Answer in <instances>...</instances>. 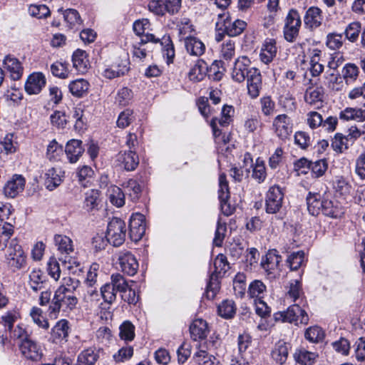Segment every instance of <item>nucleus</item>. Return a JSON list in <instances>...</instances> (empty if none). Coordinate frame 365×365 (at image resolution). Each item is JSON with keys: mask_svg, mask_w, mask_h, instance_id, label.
Wrapping results in <instances>:
<instances>
[{"mask_svg": "<svg viewBox=\"0 0 365 365\" xmlns=\"http://www.w3.org/2000/svg\"><path fill=\"white\" fill-rule=\"evenodd\" d=\"M324 200V198L318 192H309L307 196V210L312 215L317 216L321 212Z\"/></svg>", "mask_w": 365, "mask_h": 365, "instance_id": "nucleus-33", "label": "nucleus"}, {"mask_svg": "<svg viewBox=\"0 0 365 365\" xmlns=\"http://www.w3.org/2000/svg\"><path fill=\"white\" fill-rule=\"evenodd\" d=\"M126 225L120 218L113 217L108 224L106 237L114 247L121 245L126 237Z\"/></svg>", "mask_w": 365, "mask_h": 365, "instance_id": "nucleus-4", "label": "nucleus"}, {"mask_svg": "<svg viewBox=\"0 0 365 365\" xmlns=\"http://www.w3.org/2000/svg\"><path fill=\"white\" fill-rule=\"evenodd\" d=\"M89 83L83 79L78 78L69 83L68 88L71 94L76 97H83L89 89Z\"/></svg>", "mask_w": 365, "mask_h": 365, "instance_id": "nucleus-37", "label": "nucleus"}, {"mask_svg": "<svg viewBox=\"0 0 365 365\" xmlns=\"http://www.w3.org/2000/svg\"><path fill=\"white\" fill-rule=\"evenodd\" d=\"M235 54V42L228 38L225 40L221 45L220 55L227 60L230 61Z\"/></svg>", "mask_w": 365, "mask_h": 365, "instance_id": "nucleus-56", "label": "nucleus"}, {"mask_svg": "<svg viewBox=\"0 0 365 365\" xmlns=\"http://www.w3.org/2000/svg\"><path fill=\"white\" fill-rule=\"evenodd\" d=\"M93 175L94 171L90 166L88 165H83L81 168H79L77 172L78 181L84 187H86L88 183L91 182Z\"/></svg>", "mask_w": 365, "mask_h": 365, "instance_id": "nucleus-59", "label": "nucleus"}, {"mask_svg": "<svg viewBox=\"0 0 365 365\" xmlns=\"http://www.w3.org/2000/svg\"><path fill=\"white\" fill-rule=\"evenodd\" d=\"M262 86V75L260 71L255 68H251L250 75L247 77V93L251 98H256L259 96Z\"/></svg>", "mask_w": 365, "mask_h": 365, "instance_id": "nucleus-16", "label": "nucleus"}, {"mask_svg": "<svg viewBox=\"0 0 365 365\" xmlns=\"http://www.w3.org/2000/svg\"><path fill=\"white\" fill-rule=\"evenodd\" d=\"M13 233V225L0 219V245L6 247Z\"/></svg>", "mask_w": 365, "mask_h": 365, "instance_id": "nucleus-54", "label": "nucleus"}, {"mask_svg": "<svg viewBox=\"0 0 365 365\" xmlns=\"http://www.w3.org/2000/svg\"><path fill=\"white\" fill-rule=\"evenodd\" d=\"M20 318V313L18 309H13L6 312L1 317V320L7 330H11L14 323Z\"/></svg>", "mask_w": 365, "mask_h": 365, "instance_id": "nucleus-47", "label": "nucleus"}, {"mask_svg": "<svg viewBox=\"0 0 365 365\" xmlns=\"http://www.w3.org/2000/svg\"><path fill=\"white\" fill-rule=\"evenodd\" d=\"M100 202L101 200L99 190L95 189L88 190L85 193L83 207L87 211H92L93 210L98 209Z\"/></svg>", "mask_w": 365, "mask_h": 365, "instance_id": "nucleus-38", "label": "nucleus"}, {"mask_svg": "<svg viewBox=\"0 0 365 365\" xmlns=\"http://www.w3.org/2000/svg\"><path fill=\"white\" fill-rule=\"evenodd\" d=\"M68 324L66 319H61L56 324L51 332L52 342L58 344L63 341H67L69 330Z\"/></svg>", "mask_w": 365, "mask_h": 365, "instance_id": "nucleus-25", "label": "nucleus"}, {"mask_svg": "<svg viewBox=\"0 0 365 365\" xmlns=\"http://www.w3.org/2000/svg\"><path fill=\"white\" fill-rule=\"evenodd\" d=\"M328 168V164L325 159H321L314 162L311 161L310 170L314 178L322 177Z\"/></svg>", "mask_w": 365, "mask_h": 365, "instance_id": "nucleus-61", "label": "nucleus"}, {"mask_svg": "<svg viewBox=\"0 0 365 365\" xmlns=\"http://www.w3.org/2000/svg\"><path fill=\"white\" fill-rule=\"evenodd\" d=\"M119 336L125 341H131L135 338V326L130 321L123 322L119 327Z\"/></svg>", "mask_w": 365, "mask_h": 365, "instance_id": "nucleus-45", "label": "nucleus"}, {"mask_svg": "<svg viewBox=\"0 0 365 365\" xmlns=\"http://www.w3.org/2000/svg\"><path fill=\"white\" fill-rule=\"evenodd\" d=\"M217 150L219 154L228 158L235 148L234 144L230 141V138H215Z\"/></svg>", "mask_w": 365, "mask_h": 365, "instance_id": "nucleus-51", "label": "nucleus"}, {"mask_svg": "<svg viewBox=\"0 0 365 365\" xmlns=\"http://www.w3.org/2000/svg\"><path fill=\"white\" fill-rule=\"evenodd\" d=\"M220 277L211 274L206 287V296L208 299H213L220 289L219 278Z\"/></svg>", "mask_w": 365, "mask_h": 365, "instance_id": "nucleus-57", "label": "nucleus"}, {"mask_svg": "<svg viewBox=\"0 0 365 365\" xmlns=\"http://www.w3.org/2000/svg\"><path fill=\"white\" fill-rule=\"evenodd\" d=\"M250 61L246 56H241L237 58L234 63L231 76L233 81L242 83L250 75Z\"/></svg>", "mask_w": 365, "mask_h": 365, "instance_id": "nucleus-12", "label": "nucleus"}, {"mask_svg": "<svg viewBox=\"0 0 365 365\" xmlns=\"http://www.w3.org/2000/svg\"><path fill=\"white\" fill-rule=\"evenodd\" d=\"M160 44L163 46V55L166 58L167 63H173L175 57V49L170 38L169 37H163Z\"/></svg>", "mask_w": 365, "mask_h": 365, "instance_id": "nucleus-50", "label": "nucleus"}, {"mask_svg": "<svg viewBox=\"0 0 365 365\" xmlns=\"http://www.w3.org/2000/svg\"><path fill=\"white\" fill-rule=\"evenodd\" d=\"M214 271L212 274L222 277L229 269L230 264L227 257L222 254H219L214 260Z\"/></svg>", "mask_w": 365, "mask_h": 365, "instance_id": "nucleus-42", "label": "nucleus"}, {"mask_svg": "<svg viewBox=\"0 0 365 365\" xmlns=\"http://www.w3.org/2000/svg\"><path fill=\"white\" fill-rule=\"evenodd\" d=\"M28 284L35 292L45 289L47 284V278L41 269H34L29 274Z\"/></svg>", "mask_w": 365, "mask_h": 365, "instance_id": "nucleus-29", "label": "nucleus"}, {"mask_svg": "<svg viewBox=\"0 0 365 365\" xmlns=\"http://www.w3.org/2000/svg\"><path fill=\"white\" fill-rule=\"evenodd\" d=\"M302 25L301 16L295 9L288 12L283 29L284 38L289 42H294L299 35Z\"/></svg>", "mask_w": 365, "mask_h": 365, "instance_id": "nucleus-8", "label": "nucleus"}, {"mask_svg": "<svg viewBox=\"0 0 365 365\" xmlns=\"http://www.w3.org/2000/svg\"><path fill=\"white\" fill-rule=\"evenodd\" d=\"M184 46L187 53L190 56H201L205 51V44L195 36H185Z\"/></svg>", "mask_w": 365, "mask_h": 365, "instance_id": "nucleus-28", "label": "nucleus"}, {"mask_svg": "<svg viewBox=\"0 0 365 365\" xmlns=\"http://www.w3.org/2000/svg\"><path fill=\"white\" fill-rule=\"evenodd\" d=\"M266 285L261 281L255 279L252 281L247 289L248 296L255 300H259L264 298L266 294Z\"/></svg>", "mask_w": 365, "mask_h": 365, "instance_id": "nucleus-36", "label": "nucleus"}, {"mask_svg": "<svg viewBox=\"0 0 365 365\" xmlns=\"http://www.w3.org/2000/svg\"><path fill=\"white\" fill-rule=\"evenodd\" d=\"M25 186V179L20 175H14L4 186V194L8 198H14L21 192Z\"/></svg>", "mask_w": 365, "mask_h": 365, "instance_id": "nucleus-19", "label": "nucleus"}, {"mask_svg": "<svg viewBox=\"0 0 365 365\" xmlns=\"http://www.w3.org/2000/svg\"><path fill=\"white\" fill-rule=\"evenodd\" d=\"M130 237L132 241H139L145 232V216L140 213L133 214L129 223Z\"/></svg>", "mask_w": 365, "mask_h": 365, "instance_id": "nucleus-13", "label": "nucleus"}, {"mask_svg": "<svg viewBox=\"0 0 365 365\" xmlns=\"http://www.w3.org/2000/svg\"><path fill=\"white\" fill-rule=\"evenodd\" d=\"M284 193L279 185L271 186L265 195L264 209L268 214H277L282 208Z\"/></svg>", "mask_w": 365, "mask_h": 365, "instance_id": "nucleus-6", "label": "nucleus"}, {"mask_svg": "<svg viewBox=\"0 0 365 365\" xmlns=\"http://www.w3.org/2000/svg\"><path fill=\"white\" fill-rule=\"evenodd\" d=\"M334 189L341 196H346L351 190V185L342 177H337L334 182Z\"/></svg>", "mask_w": 365, "mask_h": 365, "instance_id": "nucleus-58", "label": "nucleus"}, {"mask_svg": "<svg viewBox=\"0 0 365 365\" xmlns=\"http://www.w3.org/2000/svg\"><path fill=\"white\" fill-rule=\"evenodd\" d=\"M303 294L302 284L299 279L291 280L289 282V290L287 292V297L296 302Z\"/></svg>", "mask_w": 365, "mask_h": 365, "instance_id": "nucleus-53", "label": "nucleus"}, {"mask_svg": "<svg viewBox=\"0 0 365 365\" xmlns=\"http://www.w3.org/2000/svg\"><path fill=\"white\" fill-rule=\"evenodd\" d=\"M321 212L332 218H337L342 213L338 205H334L332 201L326 199L323 200V207H322Z\"/></svg>", "mask_w": 365, "mask_h": 365, "instance_id": "nucleus-49", "label": "nucleus"}, {"mask_svg": "<svg viewBox=\"0 0 365 365\" xmlns=\"http://www.w3.org/2000/svg\"><path fill=\"white\" fill-rule=\"evenodd\" d=\"M102 352V349L94 346L86 349L79 354L76 365H95Z\"/></svg>", "mask_w": 365, "mask_h": 365, "instance_id": "nucleus-24", "label": "nucleus"}, {"mask_svg": "<svg viewBox=\"0 0 365 365\" xmlns=\"http://www.w3.org/2000/svg\"><path fill=\"white\" fill-rule=\"evenodd\" d=\"M19 349L22 355L27 359L38 361L43 356V350L41 345L31 337L21 341Z\"/></svg>", "mask_w": 365, "mask_h": 365, "instance_id": "nucleus-11", "label": "nucleus"}, {"mask_svg": "<svg viewBox=\"0 0 365 365\" xmlns=\"http://www.w3.org/2000/svg\"><path fill=\"white\" fill-rule=\"evenodd\" d=\"M206 68V63L203 60L197 58L194 66L188 73L190 80L193 81H200L202 80L205 75Z\"/></svg>", "mask_w": 365, "mask_h": 365, "instance_id": "nucleus-40", "label": "nucleus"}, {"mask_svg": "<svg viewBox=\"0 0 365 365\" xmlns=\"http://www.w3.org/2000/svg\"><path fill=\"white\" fill-rule=\"evenodd\" d=\"M65 152L70 163H76L84 152L81 140L76 138L70 140L66 143Z\"/></svg>", "mask_w": 365, "mask_h": 365, "instance_id": "nucleus-26", "label": "nucleus"}, {"mask_svg": "<svg viewBox=\"0 0 365 365\" xmlns=\"http://www.w3.org/2000/svg\"><path fill=\"white\" fill-rule=\"evenodd\" d=\"M304 259V252L300 250L290 254L287 259V263L291 270H297L302 265Z\"/></svg>", "mask_w": 365, "mask_h": 365, "instance_id": "nucleus-52", "label": "nucleus"}, {"mask_svg": "<svg viewBox=\"0 0 365 365\" xmlns=\"http://www.w3.org/2000/svg\"><path fill=\"white\" fill-rule=\"evenodd\" d=\"M282 257L279 255V252L272 249L269 250L265 256L262 257L260 265L268 274H272L279 269Z\"/></svg>", "mask_w": 365, "mask_h": 365, "instance_id": "nucleus-18", "label": "nucleus"}, {"mask_svg": "<svg viewBox=\"0 0 365 365\" xmlns=\"http://www.w3.org/2000/svg\"><path fill=\"white\" fill-rule=\"evenodd\" d=\"M51 73L59 78H67L68 77L69 71L68 65L59 61H56L51 66Z\"/></svg>", "mask_w": 365, "mask_h": 365, "instance_id": "nucleus-64", "label": "nucleus"}, {"mask_svg": "<svg viewBox=\"0 0 365 365\" xmlns=\"http://www.w3.org/2000/svg\"><path fill=\"white\" fill-rule=\"evenodd\" d=\"M34 322L39 327L47 329L49 327V324L46 319L43 316L42 310L38 307H33L30 312Z\"/></svg>", "mask_w": 365, "mask_h": 365, "instance_id": "nucleus-62", "label": "nucleus"}, {"mask_svg": "<svg viewBox=\"0 0 365 365\" xmlns=\"http://www.w3.org/2000/svg\"><path fill=\"white\" fill-rule=\"evenodd\" d=\"M323 97L324 89L322 87H312L307 89L304 100L307 103L319 108L322 104Z\"/></svg>", "mask_w": 365, "mask_h": 365, "instance_id": "nucleus-32", "label": "nucleus"}, {"mask_svg": "<svg viewBox=\"0 0 365 365\" xmlns=\"http://www.w3.org/2000/svg\"><path fill=\"white\" fill-rule=\"evenodd\" d=\"M6 263L13 271L16 272L26 265V255L21 245L11 241L6 254Z\"/></svg>", "mask_w": 365, "mask_h": 365, "instance_id": "nucleus-7", "label": "nucleus"}, {"mask_svg": "<svg viewBox=\"0 0 365 365\" xmlns=\"http://www.w3.org/2000/svg\"><path fill=\"white\" fill-rule=\"evenodd\" d=\"M273 126L278 137H287L292 131L290 118L285 114L278 115L274 120Z\"/></svg>", "mask_w": 365, "mask_h": 365, "instance_id": "nucleus-23", "label": "nucleus"}, {"mask_svg": "<svg viewBox=\"0 0 365 365\" xmlns=\"http://www.w3.org/2000/svg\"><path fill=\"white\" fill-rule=\"evenodd\" d=\"M277 53L276 42L274 39H267L262 46L260 51V59L261 61L268 64L275 57Z\"/></svg>", "mask_w": 365, "mask_h": 365, "instance_id": "nucleus-34", "label": "nucleus"}, {"mask_svg": "<svg viewBox=\"0 0 365 365\" xmlns=\"http://www.w3.org/2000/svg\"><path fill=\"white\" fill-rule=\"evenodd\" d=\"M359 76V68L354 63H347L343 68V76L346 83H354Z\"/></svg>", "mask_w": 365, "mask_h": 365, "instance_id": "nucleus-60", "label": "nucleus"}, {"mask_svg": "<svg viewBox=\"0 0 365 365\" xmlns=\"http://www.w3.org/2000/svg\"><path fill=\"white\" fill-rule=\"evenodd\" d=\"M322 19L321 9L315 6L309 8L304 17L305 25L310 29L319 27L322 24Z\"/></svg>", "mask_w": 365, "mask_h": 365, "instance_id": "nucleus-30", "label": "nucleus"}, {"mask_svg": "<svg viewBox=\"0 0 365 365\" xmlns=\"http://www.w3.org/2000/svg\"><path fill=\"white\" fill-rule=\"evenodd\" d=\"M193 359L199 365H213L215 356L208 354L204 349H199L193 355Z\"/></svg>", "mask_w": 365, "mask_h": 365, "instance_id": "nucleus-63", "label": "nucleus"}, {"mask_svg": "<svg viewBox=\"0 0 365 365\" xmlns=\"http://www.w3.org/2000/svg\"><path fill=\"white\" fill-rule=\"evenodd\" d=\"M63 173L60 168H50L47 169L43 176L46 187L51 191L58 187L63 181Z\"/></svg>", "mask_w": 365, "mask_h": 365, "instance_id": "nucleus-22", "label": "nucleus"}, {"mask_svg": "<svg viewBox=\"0 0 365 365\" xmlns=\"http://www.w3.org/2000/svg\"><path fill=\"white\" fill-rule=\"evenodd\" d=\"M326 44L331 50H339L344 44L343 36L336 32L329 33L327 36Z\"/></svg>", "mask_w": 365, "mask_h": 365, "instance_id": "nucleus-55", "label": "nucleus"}, {"mask_svg": "<svg viewBox=\"0 0 365 365\" xmlns=\"http://www.w3.org/2000/svg\"><path fill=\"white\" fill-rule=\"evenodd\" d=\"M4 68L9 72L10 78L14 81L19 80L24 73V68L18 58L8 55L3 61Z\"/></svg>", "mask_w": 365, "mask_h": 365, "instance_id": "nucleus-21", "label": "nucleus"}, {"mask_svg": "<svg viewBox=\"0 0 365 365\" xmlns=\"http://www.w3.org/2000/svg\"><path fill=\"white\" fill-rule=\"evenodd\" d=\"M110 202L117 207H120L125 204V192L117 187L113 186L108 190Z\"/></svg>", "mask_w": 365, "mask_h": 365, "instance_id": "nucleus-46", "label": "nucleus"}, {"mask_svg": "<svg viewBox=\"0 0 365 365\" xmlns=\"http://www.w3.org/2000/svg\"><path fill=\"white\" fill-rule=\"evenodd\" d=\"M235 114V108L232 106L224 105L220 117L213 118L210 125L212 130L213 135L215 137H219L222 134V128L228 127L233 121V117Z\"/></svg>", "mask_w": 365, "mask_h": 365, "instance_id": "nucleus-9", "label": "nucleus"}, {"mask_svg": "<svg viewBox=\"0 0 365 365\" xmlns=\"http://www.w3.org/2000/svg\"><path fill=\"white\" fill-rule=\"evenodd\" d=\"M317 355L306 349H302L297 351L294 357L297 362L302 365H312L314 364Z\"/></svg>", "mask_w": 365, "mask_h": 365, "instance_id": "nucleus-44", "label": "nucleus"}, {"mask_svg": "<svg viewBox=\"0 0 365 365\" xmlns=\"http://www.w3.org/2000/svg\"><path fill=\"white\" fill-rule=\"evenodd\" d=\"M53 240L58 251L62 255L59 259L65 264L68 262L71 264V259H67L70 254L73 252V245L71 239L66 235H56Z\"/></svg>", "mask_w": 365, "mask_h": 365, "instance_id": "nucleus-15", "label": "nucleus"}, {"mask_svg": "<svg viewBox=\"0 0 365 365\" xmlns=\"http://www.w3.org/2000/svg\"><path fill=\"white\" fill-rule=\"evenodd\" d=\"M190 332L195 341L205 339L209 333L207 322L202 319H195L190 326Z\"/></svg>", "mask_w": 365, "mask_h": 365, "instance_id": "nucleus-27", "label": "nucleus"}, {"mask_svg": "<svg viewBox=\"0 0 365 365\" xmlns=\"http://www.w3.org/2000/svg\"><path fill=\"white\" fill-rule=\"evenodd\" d=\"M236 304L232 299L223 300L217 307L219 315L225 319H232L235 315Z\"/></svg>", "mask_w": 365, "mask_h": 365, "instance_id": "nucleus-39", "label": "nucleus"}, {"mask_svg": "<svg viewBox=\"0 0 365 365\" xmlns=\"http://www.w3.org/2000/svg\"><path fill=\"white\" fill-rule=\"evenodd\" d=\"M46 83L45 76L41 72H34L30 74L25 83V91L29 95L39 93Z\"/></svg>", "mask_w": 365, "mask_h": 365, "instance_id": "nucleus-17", "label": "nucleus"}, {"mask_svg": "<svg viewBox=\"0 0 365 365\" xmlns=\"http://www.w3.org/2000/svg\"><path fill=\"white\" fill-rule=\"evenodd\" d=\"M124 192L133 202H136L141 195V187L135 180L130 179L124 185Z\"/></svg>", "mask_w": 365, "mask_h": 365, "instance_id": "nucleus-41", "label": "nucleus"}, {"mask_svg": "<svg viewBox=\"0 0 365 365\" xmlns=\"http://www.w3.org/2000/svg\"><path fill=\"white\" fill-rule=\"evenodd\" d=\"M129 70V60L128 58L116 59L110 66L106 67L102 75L108 78L113 79L125 75Z\"/></svg>", "mask_w": 365, "mask_h": 365, "instance_id": "nucleus-14", "label": "nucleus"}, {"mask_svg": "<svg viewBox=\"0 0 365 365\" xmlns=\"http://www.w3.org/2000/svg\"><path fill=\"white\" fill-rule=\"evenodd\" d=\"M79 285L80 282L77 279L71 277L62 278L48 307L51 316L56 318L60 312L68 313L76 309L78 302L77 289Z\"/></svg>", "mask_w": 365, "mask_h": 365, "instance_id": "nucleus-1", "label": "nucleus"}, {"mask_svg": "<svg viewBox=\"0 0 365 365\" xmlns=\"http://www.w3.org/2000/svg\"><path fill=\"white\" fill-rule=\"evenodd\" d=\"M125 143L129 150L119 153L117 160L125 170L133 171L139 164L138 155L135 151V146L138 144V138H128Z\"/></svg>", "mask_w": 365, "mask_h": 365, "instance_id": "nucleus-5", "label": "nucleus"}, {"mask_svg": "<svg viewBox=\"0 0 365 365\" xmlns=\"http://www.w3.org/2000/svg\"><path fill=\"white\" fill-rule=\"evenodd\" d=\"M148 42L156 43L160 42V39L158 38H155V36L152 34H146L143 35L141 36L140 41L133 45V57L139 60L144 59L147 56L146 44Z\"/></svg>", "mask_w": 365, "mask_h": 365, "instance_id": "nucleus-20", "label": "nucleus"}, {"mask_svg": "<svg viewBox=\"0 0 365 365\" xmlns=\"http://www.w3.org/2000/svg\"><path fill=\"white\" fill-rule=\"evenodd\" d=\"M247 27V23L240 19L232 21L228 13L219 14L216 22L217 31H222L229 36H237L241 34Z\"/></svg>", "mask_w": 365, "mask_h": 365, "instance_id": "nucleus-2", "label": "nucleus"}, {"mask_svg": "<svg viewBox=\"0 0 365 365\" xmlns=\"http://www.w3.org/2000/svg\"><path fill=\"white\" fill-rule=\"evenodd\" d=\"M275 322L294 323L295 325L307 324L309 316L299 304L289 306L284 312H278L274 314Z\"/></svg>", "mask_w": 365, "mask_h": 365, "instance_id": "nucleus-3", "label": "nucleus"}, {"mask_svg": "<svg viewBox=\"0 0 365 365\" xmlns=\"http://www.w3.org/2000/svg\"><path fill=\"white\" fill-rule=\"evenodd\" d=\"M361 31V24L359 21H353L347 25L344 30L346 39L351 43H355Z\"/></svg>", "mask_w": 365, "mask_h": 365, "instance_id": "nucleus-43", "label": "nucleus"}, {"mask_svg": "<svg viewBox=\"0 0 365 365\" xmlns=\"http://www.w3.org/2000/svg\"><path fill=\"white\" fill-rule=\"evenodd\" d=\"M73 68L80 73H85L89 68V61L86 51L78 49L72 56Z\"/></svg>", "mask_w": 365, "mask_h": 365, "instance_id": "nucleus-31", "label": "nucleus"}, {"mask_svg": "<svg viewBox=\"0 0 365 365\" xmlns=\"http://www.w3.org/2000/svg\"><path fill=\"white\" fill-rule=\"evenodd\" d=\"M304 336L310 342L319 343L324 339L325 334L321 327L313 326L306 330Z\"/></svg>", "mask_w": 365, "mask_h": 365, "instance_id": "nucleus-48", "label": "nucleus"}, {"mask_svg": "<svg viewBox=\"0 0 365 365\" xmlns=\"http://www.w3.org/2000/svg\"><path fill=\"white\" fill-rule=\"evenodd\" d=\"M118 261L123 273L129 276H133L137 273L139 264L135 257L130 252L126 250L119 252Z\"/></svg>", "mask_w": 365, "mask_h": 365, "instance_id": "nucleus-10", "label": "nucleus"}, {"mask_svg": "<svg viewBox=\"0 0 365 365\" xmlns=\"http://www.w3.org/2000/svg\"><path fill=\"white\" fill-rule=\"evenodd\" d=\"M291 346L284 341H279L272 352V356L277 362L282 364L285 363L288 357Z\"/></svg>", "mask_w": 365, "mask_h": 365, "instance_id": "nucleus-35", "label": "nucleus"}]
</instances>
